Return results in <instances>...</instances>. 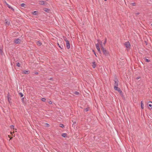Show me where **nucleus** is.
<instances>
[{"mask_svg": "<svg viewBox=\"0 0 152 152\" xmlns=\"http://www.w3.org/2000/svg\"><path fill=\"white\" fill-rule=\"evenodd\" d=\"M100 44L101 45V49L102 50L103 54L105 56H109L110 54L106 50V49L104 48L102 45V41H100Z\"/></svg>", "mask_w": 152, "mask_h": 152, "instance_id": "nucleus-1", "label": "nucleus"}, {"mask_svg": "<svg viewBox=\"0 0 152 152\" xmlns=\"http://www.w3.org/2000/svg\"><path fill=\"white\" fill-rule=\"evenodd\" d=\"M114 89L118 91L120 94L122 95H123V93L122 91L121 90V89L118 87H116V88L114 87Z\"/></svg>", "mask_w": 152, "mask_h": 152, "instance_id": "nucleus-2", "label": "nucleus"}, {"mask_svg": "<svg viewBox=\"0 0 152 152\" xmlns=\"http://www.w3.org/2000/svg\"><path fill=\"white\" fill-rule=\"evenodd\" d=\"M124 45L127 48H130L131 45L129 42L128 41L125 43Z\"/></svg>", "mask_w": 152, "mask_h": 152, "instance_id": "nucleus-3", "label": "nucleus"}, {"mask_svg": "<svg viewBox=\"0 0 152 152\" xmlns=\"http://www.w3.org/2000/svg\"><path fill=\"white\" fill-rule=\"evenodd\" d=\"M114 81L115 83L114 87L116 88V87L118 86V80L116 77L115 78V80Z\"/></svg>", "mask_w": 152, "mask_h": 152, "instance_id": "nucleus-4", "label": "nucleus"}, {"mask_svg": "<svg viewBox=\"0 0 152 152\" xmlns=\"http://www.w3.org/2000/svg\"><path fill=\"white\" fill-rule=\"evenodd\" d=\"M21 40L19 39H17L14 40V42L16 44H20L21 42Z\"/></svg>", "mask_w": 152, "mask_h": 152, "instance_id": "nucleus-5", "label": "nucleus"}, {"mask_svg": "<svg viewBox=\"0 0 152 152\" xmlns=\"http://www.w3.org/2000/svg\"><path fill=\"white\" fill-rule=\"evenodd\" d=\"M66 46L67 49H69L70 48V44L68 40H66Z\"/></svg>", "mask_w": 152, "mask_h": 152, "instance_id": "nucleus-6", "label": "nucleus"}, {"mask_svg": "<svg viewBox=\"0 0 152 152\" xmlns=\"http://www.w3.org/2000/svg\"><path fill=\"white\" fill-rule=\"evenodd\" d=\"M96 46L97 49V50L99 52V53L101 54V51L100 50V48L99 47V44L98 43H97L96 45Z\"/></svg>", "mask_w": 152, "mask_h": 152, "instance_id": "nucleus-7", "label": "nucleus"}, {"mask_svg": "<svg viewBox=\"0 0 152 152\" xmlns=\"http://www.w3.org/2000/svg\"><path fill=\"white\" fill-rule=\"evenodd\" d=\"M148 107L150 109H152V102H150L148 104Z\"/></svg>", "mask_w": 152, "mask_h": 152, "instance_id": "nucleus-8", "label": "nucleus"}, {"mask_svg": "<svg viewBox=\"0 0 152 152\" xmlns=\"http://www.w3.org/2000/svg\"><path fill=\"white\" fill-rule=\"evenodd\" d=\"M30 73V71L29 70H24L23 71V73L25 74H28Z\"/></svg>", "mask_w": 152, "mask_h": 152, "instance_id": "nucleus-9", "label": "nucleus"}, {"mask_svg": "<svg viewBox=\"0 0 152 152\" xmlns=\"http://www.w3.org/2000/svg\"><path fill=\"white\" fill-rule=\"evenodd\" d=\"M5 23L6 24V25H7L9 26L10 24V22L9 20L6 19L5 20Z\"/></svg>", "mask_w": 152, "mask_h": 152, "instance_id": "nucleus-10", "label": "nucleus"}, {"mask_svg": "<svg viewBox=\"0 0 152 152\" xmlns=\"http://www.w3.org/2000/svg\"><path fill=\"white\" fill-rule=\"evenodd\" d=\"M92 67L93 68H95L96 66V64L95 61H94L92 63Z\"/></svg>", "mask_w": 152, "mask_h": 152, "instance_id": "nucleus-11", "label": "nucleus"}, {"mask_svg": "<svg viewBox=\"0 0 152 152\" xmlns=\"http://www.w3.org/2000/svg\"><path fill=\"white\" fill-rule=\"evenodd\" d=\"M10 96V93L9 92H8L7 97V99H8L9 103H10V97H9V96Z\"/></svg>", "mask_w": 152, "mask_h": 152, "instance_id": "nucleus-12", "label": "nucleus"}, {"mask_svg": "<svg viewBox=\"0 0 152 152\" xmlns=\"http://www.w3.org/2000/svg\"><path fill=\"white\" fill-rule=\"evenodd\" d=\"M58 46L61 49H62L64 48V46L63 45H62L61 44L60 45H59V44L58 43Z\"/></svg>", "mask_w": 152, "mask_h": 152, "instance_id": "nucleus-13", "label": "nucleus"}, {"mask_svg": "<svg viewBox=\"0 0 152 152\" xmlns=\"http://www.w3.org/2000/svg\"><path fill=\"white\" fill-rule=\"evenodd\" d=\"M32 14L33 15H37L38 13V11H35L32 12Z\"/></svg>", "mask_w": 152, "mask_h": 152, "instance_id": "nucleus-14", "label": "nucleus"}, {"mask_svg": "<svg viewBox=\"0 0 152 152\" xmlns=\"http://www.w3.org/2000/svg\"><path fill=\"white\" fill-rule=\"evenodd\" d=\"M62 136L64 137H67V134L66 133H63L61 135Z\"/></svg>", "mask_w": 152, "mask_h": 152, "instance_id": "nucleus-15", "label": "nucleus"}, {"mask_svg": "<svg viewBox=\"0 0 152 152\" xmlns=\"http://www.w3.org/2000/svg\"><path fill=\"white\" fill-rule=\"evenodd\" d=\"M44 10L45 12H49L50 11V9L48 8H45L44 9Z\"/></svg>", "mask_w": 152, "mask_h": 152, "instance_id": "nucleus-16", "label": "nucleus"}, {"mask_svg": "<svg viewBox=\"0 0 152 152\" xmlns=\"http://www.w3.org/2000/svg\"><path fill=\"white\" fill-rule=\"evenodd\" d=\"M39 4L41 5H44L45 4V2L43 1H39Z\"/></svg>", "mask_w": 152, "mask_h": 152, "instance_id": "nucleus-17", "label": "nucleus"}, {"mask_svg": "<svg viewBox=\"0 0 152 152\" xmlns=\"http://www.w3.org/2000/svg\"><path fill=\"white\" fill-rule=\"evenodd\" d=\"M141 107L142 109H144V107H143L144 105L142 102V101L141 102Z\"/></svg>", "mask_w": 152, "mask_h": 152, "instance_id": "nucleus-18", "label": "nucleus"}, {"mask_svg": "<svg viewBox=\"0 0 152 152\" xmlns=\"http://www.w3.org/2000/svg\"><path fill=\"white\" fill-rule=\"evenodd\" d=\"M59 126L60 127H61L62 128H64V125L63 124H59Z\"/></svg>", "mask_w": 152, "mask_h": 152, "instance_id": "nucleus-19", "label": "nucleus"}, {"mask_svg": "<svg viewBox=\"0 0 152 152\" xmlns=\"http://www.w3.org/2000/svg\"><path fill=\"white\" fill-rule=\"evenodd\" d=\"M19 94L21 97H22L23 96V95L22 93H19Z\"/></svg>", "mask_w": 152, "mask_h": 152, "instance_id": "nucleus-20", "label": "nucleus"}, {"mask_svg": "<svg viewBox=\"0 0 152 152\" xmlns=\"http://www.w3.org/2000/svg\"><path fill=\"white\" fill-rule=\"evenodd\" d=\"M41 100L42 102H45V101L46 99L45 98H42Z\"/></svg>", "mask_w": 152, "mask_h": 152, "instance_id": "nucleus-21", "label": "nucleus"}, {"mask_svg": "<svg viewBox=\"0 0 152 152\" xmlns=\"http://www.w3.org/2000/svg\"><path fill=\"white\" fill-rule=\"evenodd\" d=\"M0 53L1 54H2L3 51L2 50V48L1 47H0Z\"/></svg>", "mask_w": 152, "mask_h": 152, "instance_id": "nucleus-22", "label": "nucleus"}, {"mask_svg": "<svg viewBox=\"0 0 152 152\" xmlns=\"http://www.w3.org/2000/svg\"><path fill=\"white\" fill-rule=\"evenodd\" d=\"M42 43L40 42L39 41H38L37 42V44L38 45H39V46L41 45H42Z\"/></svg>", "mask_w": 152, "mask_h": 152, "instance_id": "nucleus-23", "label": "nucleus"}, {"mask_svg": "<svg viewBox=\"0 0 152 152\" xmlns=\"http://www.w3.org/2000/svg\"><path fill=\"white\" fill-rule=\"evenodd\" d=\"M89 110V108L87 107L84 109V111H85L86 112L88 111Z\"/></svg>", "mask_w": 152, "mask_h": 152, "instance_id": "nucleus-24", "label": "nucleus"}, {"mask_svg": "<svg viewBox=\"0 0 152 152\" xmlns=\"http://www.w3.org/2000/svg\"><path fill=\"white\" fill-rule=\"evenodd\" d=\"M145 58V61L146 62H149L150 61V60H149L148 59H146V58Z\"/></svg>", "mask_w": 152, "mask_h": 152, "instance_id": "nucleus-25", "label": "nucleus"}, {"mask_svg": "<svg viewBox=\"0 0 152 152\" xmlns=\"http://www.w3.org/2000/svg\"><path fill=\"white\" fill-rule=\"evenodd\" d=\"M74 94L76 95H78L79 94V93L77 91H75Z\"/></svg>", "mask_w": 152, "mask_h": 152, "instance_id": "nucleus-26", "label": "nucleus"}, {"mask_svg": "<svg viewBox=\"0 0 152 152\" xmlns=\"http://www.w3.org/2000/svg\"><path fill=\"white\" fill-rule=\"evenodd\" d=\"M16 65L19 67L20 66V64L19 63H17Z\"/></svg>", "mask_w": 152, "mask_h": 152, "instance_id": "nucleus-27", "label": "nucleus"}, {"mask_svg": "<svg viewBox=\"0 0 152 152\" xmlns=\"http://www.w3.org/2000/svg\"><path fill=\"white\" fill-rule=\"evenodd\" d=\"M107 41V39L106 38H105V40H104V45H105V44L106 43Z\"/></svg>", "mask_w": 152, "mask_h": 152, "instance_id": "nucleus-28", "label": "nucleus"}, {"mask_svg": "<svg viewBox=\"0 0 152 152\" xmlns=\"http://www.w3.org/2000/svg\"><path fill=\"white\" fill-rule=\"evenodd\" d=\"M25 4L24 3H22L21 4V6L22 7H24V6L25 5Z\"/></svg>", "mask_w": 152, "mask_h": 152, "instance_id": "nucleus-29", "label": "nucleus"}, {"mask_svg": "<svg viewBox=\"0 0 152 152\" xmlns=\"http://www.w3.org/2000/svg\"><path fill=\"white\" fill-rule=\"evenodd\" d=\"M10 128H11V129H14V126L13 125H11L10 126Z\"/></svg>", "mask_w": 152, "mask_h": 152, "instance_id": "nucleus-30", "label": "nucleus"}, {"mask_svg": "<svg viewBox=\"0 0 152 152\" xmlns=\"http://www.w3.org/2000/svg\"><path fill=\"white\" fill-rule=\"evenodd\" d=\"M131 4H132V6H134L136 5V4L135 3H132Z\"/></svg>", "mask_w": 152, "mask_h": 152, "instance_id": "nucleus-31", "label": "nucleus"}, {"mask_svg": "<svg viewBox=\"0 0 152 152\" xmlns=\"http://www.w3.org/2000/svg\"><path fill=\"white\" fill-rule=\"evenodd\" d=\"M140 14V13L139 12L136 13H135V15L136 16Z\"/></svg>", "mask_w": 152, "mask_h": 152, "instance_id": "nucleus-32", "label": "nucleus"}, {"mask_svg": "<svg viewBox=\"0 0 152 152\" xmlns=\"http://www.w3.org/2000/svg\"><path fill=\"white\" fill-rule=\"evenodd\" d=\"M93 52H94V54L95 55V56H96V57H97V56H96V53H95V51H94V50H93Z\"/></svg>", "mask_w": 152, "mask_h": 152, "instance_id": "nucleus-33", "label": "nucleus"}, {"mask_svg": "<svg viewBox=\"0 0 152 152\" xmlns=\"http://www.w3.org/2000/svg\"><path fill=\"white\" fill-rule=\"evenodd\" d=\"M48 103L50 104H52V102L51 101H49L48 102Z\"/></svg>", "mask_w": 152, "mask_h": 152, "instance_id": "nucleus-34", "label": "nucleus"}, {"mask_svg": "<svg viewBox=\"0 0 152 152\" xmlns=\"http://www.w3.org/2000/svg\"><path fill=\"white\" fill-rule=\"evenodd\" d=\"M8 7L10 8V9L12 8L9 5L8 6Z\"/></svg>", "mask_w": 152, "mask_h": 152, "instance_id": "nucleus-35", "label": "nucleus"}, {"mask_svg": "<svg viewBox=\"0 0 152 152\" xmlns=\"http://www.w3.org/2000/svg\"><path fill=\"white\" fill-rule=\"evenodd\" d=\"M34 74L36 75H37L38 74V72H35Z\"/></svg>", "mask_w": 152, "mask_h": 152, "instance_id": "nucleus-36", "label": "nucleus"}, {"mask_svg": "<svg viewBox=\"0 0 152 152\" xmlns=\"http://www.w3.org/2000/svg\"><path fill=\"white\" fill-rule=\"evenodd\" d=\"M24 99V97H23V98H22V99H22V102H24V101H23V99Z\"/></svg>", "mask_w": 152, "mask_h": 152, "instance_id": "nucleus-37", "label": "nucleus"}, {"mask_svg": "<svg viewBox=\"0 0 152 152\" xmlns=\"http://www.w3.org/2000/svg\"><path fill=\"white\" fill-rule=\"evenodd\" d=\"M11 9L13 11H14V9L13 8H12H12H11Z\"/></svg>", "mask_w": 152, "mask_h": 152, "instance_id": "nucleus-38", "label": "nucleus"}, {"mask_svg": "<svg viewBox=\"0 0 152 152\" xmlns=\"http://www.w3.org/2000/svg\"><path fill=\"white\" fill-rule=\"evenodd\" d=\"M140 77H137V79H140Z\"/></svg>", "mask_w": 152, "mask_h": 152, "instance_id": "nucleus-39", "label": "nucleus"}, {"mask_svg": "<svg viewBox=\"0 0 152 152\" xmlns=\"http://www.w3.org/2000/svg\"><path fill=\"white\" fill-rule=\"evenodd\" d=\"M47 126H49V125L48 124H47Z\"/></svg>", "mask_w": 152, "mask_h": 152, "instance_id": "nucleus-40", "label": "nucleus"}, {"mask_svg": "<svg viewBox=\"0 0 152 152\" xmlns=\"http://www.w3.org/2000/svg\"><path fill=\"white\" fill-rule=\"evenodd\" d=\"M52 79H53V78H50V80H52Z\"/></svg>", "mask_w": 152, "mask_h": 152, "instance_id": "nucleus-41", "label": "nucleus"}, {"mask_svg": "<svg viewBox=\"0 0 152 152\" xmlns=\"http://www.w3.org/2000/svg\"><path fill=\"white\" fill-rule=\"evenodd\" d=\"M5 3L6 4V5H7V3L6 2V1H5Z\"/></svg>", "mask_w": 152, "mask_h": 152, "instance_id": "nucleus-42", "label": "nucleus"}, {"mask_svg": "<svg viewBox=\"0 0 152 152\" xmlns=\"http://www.w3.org/2000/svg\"><path fill=\"white\" fill-rule=\"evenodd\" d=\"M5 3L6 4V5H7V3L6 2V1H5Z\"/></svg>", "mask_w": 152, "mask_h": 152, "instance_id": "nucleus-43", "label": "nucleus"}, {"mask_svg": "<svg viewBox=\"0 0 152 152\" xmlns=\"http://www.w3.org/2000/svg\"><path fill=\"white\" fill-rule=\"evenodd\" d=\"M5 3L6 4V5H7V3L6 2V1H5Z\"/></svg>", "mask_w": 152, "mask_h": 152, "instance_id": "nucleus-44", "label": "nucleus"}, {"mask_svg": "<svg viewBox=\"0 0 152 152\" xmlns=\"http://www.w3.org/2000/svg\"><path fill=\"white\" fill-rule=\"evenodd\" d=\"M64 40L66 41V40H67V39L66 38L65 39H64Z\"/></svg>", "mask_w": 152, "mask_h": 152, "instance_id": "nucleus-45", "label": "nucleus"}, {"mask_svg": "<svg viewBox=\"0 0 152 152\" xmlns=\"http://www.w3.org/2000/svg\"><path fill=\"white\" fill-rule=\"evenodd\" d=\"M7 5L8 7L9 5V4H7Z\"/></svg>", "mask_w": 152, "mask_h": 152, "instance_id": "nucleus-46", "label": "nucleus"}, {"mask_svg": "<svg viewBox=\"0 0 152 152\" xmlns=\"http://www.w3.org/2000/svg\"><path fill=\"white\" fill-rule=\"evenodd\" d=\"M98 41L99 42V41H100V40H98Z\"/></svg>", "mask_w": 152, "mask_h": 152, "instance_id": "nucleus-47", "label": "nucleus"}, {"mask_svg": "<svg viewBox=\"0 0 152 152\" xmlns=\"http://www.w3.org/2000/svg\"><path fill=\"white\" fill-rule=\"evenodd\" d=\"M12 138V137L10 138V139L11 140Z\"/></svg>", "mask_w": 152, "mask_h": 152, "instance_id": "nucleus-48", "label": "nucleus"}, {"mask_svg": "<svg viewBox=\"0 0 152 152\" xmlns=\"http://www.w3.org/2000/svg\"><path fill=\"white\" fill-rule=\"evenodd\" d=\"M107 0H104V1H107Z\"/></svg>", "mask_w": 152, "mask_h": 152, "instance_id": "nucleus-49", "label": "nucleus"}, {"mask_svg": "<svg viewBox=\"0 0 152 152\" xmlns=\"http://www.w3.org/2000/svg\"><path fill=\"white\" fill-rule=\"evenodd\" d=\"M17 130V129H15V130Z\"/></svg>", "mask_w": 152, "mask_h": 152, "instance_id": "nucleus-50", "label": "nucleus"}, {"mask_svg": "<svg viewBox=\"0 0 152 152\" xmlns=\"http://www.w3.org/2000/svg\"><path fill=\"white\" fill-rule=\"evenodd\" d=\"M151 25H152V24H151Z\"/></svg>", "mask_w": 152, "mask_h": 152, "instance_id": "nucleus-51", "label": "nucleus"}, {"mask_svg": "<svg viewBox=\"0 0 152 152\" xmlns=\"http://www.w3.org/2000/svg\"><path fill=\"white\" fill-rule=\"evenodd\" d=\"M47 1H48V0H47Z\"/></svg>", "mask_w": 152, "mask_h": 152, "instance_id": "nucleus-52", "label": "nucleus"}]
</instances>
